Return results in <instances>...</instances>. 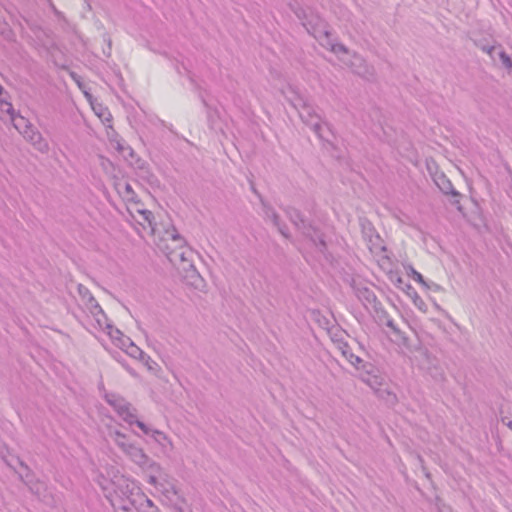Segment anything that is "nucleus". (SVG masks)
I'll return each mask as SVG.
<instances>
[{
	"label": "nucleus",
	"instance_id": "obj_1",
	"mask_svg": "<svg viewBox=\"0 0 512 512\" xmlns=\"http://www.w3.org/2000/svg\"><path fill=\"white\" fill-rule=\"evenodd\" d=\"M102 489L115 512H160L136 483L124 476L116 477Z\"/></svg>",
	"mask_w": 512,
	"mask_h": 512
},
{
	"label": "nucleus",
	"instance_id": "obj_2",
	"mask_svg": "<svg viewBox=\"0 0 512 512\" xmlns=\"http://www.w3.org/2000/svg\"><path fill=\"white\" fill-rule=\"evenodd\" d=\"M171 243L166 246V257L169 262L180 270L187 273V277L192 279L191 284L196 288L202 278L193 264V250L186 245L185 239L176 231H167Z\"/></svg>",
	"mask_w": 512,
	"mask_h": 512
},
{
	"label": "nucleus",
	"instance_id": "obj_3",
	"mask_svg": "<svg viewBox=\"0 0 512 512\" xmlns=\"http://www.w3.org/2000/svg\"><path fill=\"white\" fill-rule=\"evenodd\" d=\"M292 95L287 97L290 104L298 111L302 122L308 126L317 137L328 144H331L329 135L333 136L331 125L324 121L316 112L314 106L301 94L291 91Z\"/></svg>",
	"mask_w": 512,
	"mask_h": 512
},
{
	"label": "nucleus",
	"instance_id": "obj_4",
	"mask_svg": "<svg viewBox=\"0 0 512 512\" xmlns=\"http://www.w3.org/2000/svg\"><path fill=\"white\" fill-rule=\"evenodd\" d=\"M111 437L122 452L142 470L149 472V474L151 472L160 473L162 477L161 466L150 459L141 447L129 442L125 434L114 431L111 433Z\"/></svg>",
	"mask_w": 512,
	"mask_h": 512
},
{
	"label": "nucleus",
	"instance_id": "obj_5",
	"mask_svg": "<svg viewBox=\"0 0 512 512\" xmlns=\"http://www.w3.org/2000/svg\"><path fill=\"white\" fill-rule=\"evenodd\" d=\"M284 213L301 234L309 239L315 248L324 256L326 255V242L323 233L310 221L304 219L301 212L293 207L283 208Z\"/></svg>",
	"mask_w": 512,
	"mask_h": 512
},
{
	"label": "nucleus",
	"instance_id": "obj_6",
	"mask_svg": "<svg viewBox=\"0 0 512 512\" xmlns=\"http://www.w3.org/2000/svg\"><path fill=\"white\" fill-rule=\"evenodd\" d=\"M10 119L14 122V126L20 133L23 134L24 138L27 139L38 151L46 153L49 150L48 142L42 137L41 133L36 130L32 125L28 124L24 117L16 115L14 112V118Z\"/></svg>",
	"mask_w": 512,
	"mask_h": 512
},
{
	"label": "nucleus",
	"instance_id": "obj_7",
	"mask_svg": "<svg viewBox=\"0 0 512 512\" xmlns=\"http://www.w3.org/2000/svg\"><path fill=\"white\" fill-rule=\"evenodd\" d=\"M361 232L364 241L369 251L374 255H380L386 251V247L383 243L382 238L372 225V223L366 219L361 220Z\"/></svg>",
	"mask_w": 512,
	"mask_h": 512
},
{
	"label": "nucleus",
	"instance_id": "obj_8",
	"mask_svg": "<svg viewBox=\"0 0 512 512\" xmlns=\"http://www.w3.org/2000/svg\"><path fill=\"white\" fill-rule=\"evenodd\" d=\"M105 400L126 423L129 425L134 423L136 409L123 397L118 394L108 393L105 395Z\"/></svg>",
	"mask_w": 512,
	"mask_h": 512
},
{
	"label": "nucleus",
	"instance_id": "obj_9",
	"mask_svg": "<svg viewBox=\"0 0 512 512\" xmlns=\"http://www.w3.org/2000/svg\"><path fill=\"white\" fill-rule=\"evenodd\" d=\"M352 288L356 297L367 309L371 308L375 312H378L381 309V303L378 301L377 296L372 289L362 283H356L355 281H353Z\"/></svg>",
	"mask_w": 512,
	"mask_h": 512
},
{
	"label": "nucleus",
	"instance_id": "obj_10",
	"mask_svg": "<svg viewBox=\"0 0 512 512\" xmlns=\"http://www.w3.org/2000/svg\"><path fill=\"white\" fill-rule=\"evenodd\" d=\"M148 483L155 486L167 498L177 495V489L173 481L169 478L168 474L162 470V477L160 473L151 472L148 476Z\"/></svg>",
	"mask_w": 512,
	"mask_h": 512
},
{
	"label": "nucleus",
	"instance_id": "obj_11",
	"mask_svg": "<svg viewBox=\"0 0 512 512\" xmlns=\"http://www.w3.org/2000/svg\"><path fill=\"white\" fill-rule=\"evenodd\" d=\"M434 182L443 194L450 195L453 197L452 204L457 206V208L461 210V194L456 189H454L450 179H448L444 173H439L435 175Z\"/></svg>",
	"mask_w": 512,
	"mask_h": 512
},
{
	"label": "nucleus",
	"instance_id": "obj_12",
	"mask_svg": "<svg viewBox=\"0 0 512 512\" xmlns=\"http://www.w3.org/2000/svg\"><path fill=\"white\" fill-rule=\"evenodd\" d=\"M263 212H264L265 218L267 220H270L273 223V225L277 228L279 233L286 239H289L290 233H289L288 227L285 223H283L280 220V216L275 211V209L272 206L263 203Z\"/></svg>",
	"mask_w": 512,
	"mask_h": 512
},
{
	"label": "nucleus",
	"instance_id": "obj_13",
	"mask_svg": "<svg viewBox=\"0 0 512 512\" xmlns=\"http://www.w3.org/2000/svg\"><path fill=\"white\" fill-rule=\"evenodd\" d=\"M21 467H23L26 470L25 475H20L21 480L26 484L28 489L31 493L35 494L36 496L40 497L42 490L44 489V483L34 480L33 475L31 473V470L29 467L24 464L23 462H20Z\"/></svg>",
	"mask_w": 512,
	"mask_h": 512
},
{
	"label": "nucleus",
	"instance_id": "obj_14",
	"mask_svg": "<svg viewBox=\"0 0 512 512\" xmlns=\"http://www.w3.org/2000/svg\"><path fill=\"white\" fill-rule=\"evenodd\" d=\"M355 61L360 62L362 64V67L360 69L355 68L354 73L358 74L359 76L367 79L372 80L375 76V70L372 66H369L366 61L359 55L355 54Z\"/></svg>",
	"mask_w": 512,
	"mask_h": 512
},
{
	"label": "nucleus",
	"instance_id": "obj_15",
	"mask_svg": "<svg viewBox=\"0 0 512 512\" xmlns=\"http://www.w3.org/2000/svg\"><path fill=\"white\" fill-rule=\"evenodd\" d=\"M0 114L11 116L12 119L15 120L13 105L9 101H7V99L4 97L3 88L1 85H0Z\"/></svg>",
	"mask_w": 512,
	"mask_h": 512
},
{
	"label": "nucleus",
	"instance_id": "obj_16",
	"mask_svg": "<svg viewBox=\"0 0 512 512\" xmlns=\"http://www.w3.org/2000/svg\"><path fill=\"white\" fill-rule=\"evenodd\" d=\"M119 193L126 201H134L136 194L129 183H124L123 185H118Z\"/></svg>",
	"mask_w": 512,
	"mask_h": 512
},
{
	"label": "nucleus",
	"instance_id": "obj_17",
	"mask_svg": "<svg viewBox=\"0 0 512 512\" xmlns=\"http://www.w3.org/2000/svg\"><path fill=\"white\" fill-rule=\"evenodd\" d=\"M408 275H410L414 281L418 282V283H421L425 286H427L428 288H431L433 287L434 290H439L440 289V286L435 284V283H432V285H428L426 283V281L424 280L423 276L421 273L417 272L412 266L409 267V273Z\"/></svg>",
	"mask_w": 512,
	"mask_h": 512
},
{
	"label": "nucleus",
	"instance_id": "obj_18",
	"mask_svg": "<svg viewBox=\"0 0 512 512\" xmlns=\"http://www.w3.org/2000/svg\"><path fill=\"white\" fill-rule=\"evenodd\" d=\"M125 352L135 359L144 360L145 353L133 342H129Z\"/></svg>",
	"mask_w": 512,
	"mask_h": 512
},
{
	"label": "nucleus",
	"instance_id": "obj_19",
	"mask_svg": "<svg viewBox=\"0 0 512 512\" xmlns=\"http://www.w3.org/2000/svg\"><path fill=\"white\" fill-rule=\"evenodd\" d=\"M150 436L163 447L166 446V444L171 445V441L167 435L160 430L153 429Z\"/></svg>",
	"mask_w": 512,
	"mask_h": 512
},
{
	"label": "nucleus",
	"instance_id": "obj_20",
	"mask_svg": "<svg viewBox=\"0 0 512 512\" xmlns=\"http://www.w3.org/2000/svg\"><path fill=\"white\" fill-rule=\"evenodd\" d=\"M351 365H353L356 369L360 370L366 369V364L364 363L363 359L359 356L355 355L352 351L348 353V355L345 357Z\"/></svg>",
	"mask_w": 512,
	"mask_h": 512
},
{
	"label": "nucleus",
	"instance_id": "obj_21",
	"mask_svg": "<svg viewBox=\"0 0 512 512\" xmlns=\"http://www.w3.org/2000/svg\"><path fill=\"white\" fill-rule=\"evenodd\" d=\"M138 213L141 215L142 220H143V222H139V223L142 226H144V223H147L148 226H150L152 228V230H154V228H153V220H154L153 213L146 209L138 210Z\"/></svg>",
	"mask_w": 512,
	"mask_h": 512
},
{
	"label": "nucleus",
	"instance_id": "obj_22",
	"mask_svg": "<svg viewBox=\"0 0 512 512\" xmlns=\"http://www.w3.org/2000/svg\"><path fill=\"white\" fill-rule=\"evenodd\" d=\"M202 102L205 105V107L207 108L208 121L212 126L215 122V119L219 117L218 111L216 109H212V107L209 106L204 99H202Z\"/></svg>",
	"mask_w": 512,
	"mask_h": 512
},
{
	"label": "nucleus",
	"instance_id": "obj_23",
	"mask_svg": "<svg viewBox=\"0 0 512 512\" xmlns=\"http://www.w3.org/2000/svg\"><path fill=\"white\" fill-rule=\"evenodd\" d=\"M89 308L91 310V313L94 315H96L97 313H101L102 315H104L101 306L98 304V302L93 296L89 297Z\"/></svg>",
	"mask_w": 512,
	"mask_h": 512
},
{
	"label": "nucleus",
	"instance_id": "obj_24",
	"mask_svg": "<svg viewBox=\"0 0 512 512\" xmlns=\"http://www.w3.org/2000/svg\"><path fill=\"white\" fill-rule=\"evenodd\" d=\"M106 328L108 329V334L111 337V339H113L116 342H118L120 337L124 335L118 328L113 327L111 324H108Z\"/></svg>",
	"mask_w": 512,
	"mask_h": 512
},
{
	"label": "nucleus",
	"instance_id": "obj_25",
	"mask_svg": "<svg viewBox=\"0 0 512 512\" xmlns=\"http://www.w3.org/2000/svg\"><path fill=\"white\" fill-rule=\"evenodd\" d=\"M500 60L504 67L512 68V55L507 54L505 51L499 53Z\"/></svg>",
	"mask_w": 512,
	"mask_h": 512
},
{
	"label": "nucleus",
	"instance_id": "obj_26",
	"mask_svg": "<svg viewBox=\"0 0 512 512\" xmlns=\"http://www.w3.org/2000/svg\"><path fill=\"white\" fill-rule=\"evenodd\" d=\"M133 424H136V425H137V427H139V428L143 431V433H144V434H146V435H148V436H150V434H151V432H152V430H153L152 428H150L149 426H147L144 422L139 421V420L137 419V416H136V415H135V421H134V423H133Z\"/></svg>",
	"mask_w": 512,
	"mask_h": 512
},
{
	"label": "nucleus",
	"instance_id": "obj_27",
	"mask_svg": "<svg viewBox=\"0 0 512 512\" xmlns=\"http://www.w3.org/2000/svg\"><path fill=\"white\" fill-rule=\"evenodd\" d=\"M338 349L341 351V353L344 357H346L348 355V353L352 351L349 344L344 341H338Z\"/></svg>",
	"mask_w": 512,
	"mask_h": 512
},
{
	"label": "nucleus",
	"instance_id": "obj_28",
	"mask_svg": "<svg viewBox=\"0 0 512 512\" xmlns=\"http://www.w3.org/2000/svg\"><path fill=\"white\" fill-rule=\"evenodd\" d=\"M338 349L341 351V353L344 357H346L348 355V353L352 351L349 344L344 341H338Z\"/></svg>",
	"mask_w": 512,
	"mask_h": 512
},
{
	"label": "nucleus",
	"instance_id": "obj_29",
	"mask_svg": "<svg viewBox=\"0 0 512 512\" xmlns=\"http://www.w3.org/2000/svg\"><path fill=\"white\" fill-rule=\"evenodd\" d=\"M312 29H313V31H310V29L307 27V31L312 33L315 38L319 37L322 34L327 38L330 36V33L327 30H325L324 28L316 29L315 27H312Z\"/></svg>",
	"mask_w": 512,
	"mask_h": 512
},
{
	"label": "nucleus",
	"instance_id": "obj_30",
	"mask_svg": "<svg viewBox=\"0 0 512 512\" xmlns=\"http://www.w3.org/2000/svg\"><path fill=\"white\" fill-rule=\"evenodd\" d=\"M331 51H333L336 54L348 52L347 48L343 44H340V43L332 44Z\"/></svg>",
	"mask_w": 512,
	"mask_h": 512
},
{
	"label": "nucleus",
	"instance_id": "obj_31",
	"mask_svg": "<svg viewBox=\"0 0 512 512\" xmlns=\"http://www.w3.org/2000/svg\"><path fill=\"white\" fill-rule=\"evenodd\" d=\"M129 342H132V341L130 340V338H128V337H126L125 335H123V336H122V337H120V339L118 340L117 345H118L121 349H123V350H125V351H126V348H127V346L129 345Z\"/></svg>",
	"mask_w": 512,
	"mask_h": 512
},
{
	"label": "nucleus",
	"instance_id": "obj_32",
	"mask_svg": "<svg viewBox=\"0 0 512 512\" xmlns=\"http://www.w3.org/2000/svg\"><path fill=\"white\" fill-rule=\"evenodd\" d=\"M386 326L392 330V332L396 335L401 333L400 329L395 325L392 319H387Z\"/></svg>",
	"mask_w": 512,
	"mask_h": 512
},
{
	"label": "nucleus",
	"instance_id": "obj_33",
	"mask_svg": "<svg viewBox=\"0 0 512 512\" xmlns=\"http://www.w3.org/2000/svg\"><path fill=\"white\" fill-rule=\"evenodd\" d=\"M439 512H452V508L444 503L437 505Z\"/></svg>",
	"mask_w": 512,
	"mask_h": 512
},
{
	"label": "nucleus",
	"instance_id": "obj_34",
	"mask_svg": "<svg viewBox=\"0 0 512 512\" xmlns=\"http://www.w3.org/2000/svg\"><path fill=\"white\" fill-rule=\"evenodd\" d=\"M145 365L151 370L153 369L152 365L151 364H154L156 365V363L150 358V356L146 355L145 354V357H144V360H142Z\"/></svg>",
	"mask_w": 512,
	"mask_h": 512
},
{
	"label": "nucleus",
	"instance_id": "obj_35",
	"mask_svg": "<svg viewBox=\"0 0 512 512\" xmlns=\"http://www.w3.org/2000/svg\"><path fill=\"white\" fill-rule=\"evenodd\" d=\"M351 67L354 70L355 68L360 69L362 64L360 62L355 61V55L353 56V61L351 62Z\"/></svg>",
	"mask_w": 512,
	"mask_h": 512
}]
</instances>
